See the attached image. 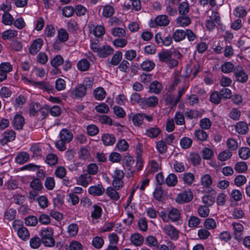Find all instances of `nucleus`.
<instances>
[{
  "label": "nucleus",
  "instance_id": "nucleus-9",
  "mask_svg": "<svg viewBox=\"0 0 250 250\" xmlns=\"http://www.w3.org/2000/svg\"><path fill=\"white\" fill-rule=\"evenodd\" d=\"M3 138L0 140L1 143L4 145L8 142L14 141L16 137V133L12 130H7L3 134Z\"/></svg>",
  "mask_w": 250,
  "mask_h": 250
},
{
  "label": "nucleus",
  "instance_id": "nucleus-27",
  "mask_svg": "<svg viewBox=\"0 0 250 250\" xmlns=\"http://www.w3.org/2000/svg\"><path fill=\"white\" fill-rule=\"evenodd\" d=\"M28 159L29 155L25 152H22L19 153L16 157V162L20 164H22L26 162Z\"/></svg>",
  "mask_w": 250,
  "mask_h": 250
},
{
  "label": "nucleus",
  "instance_id": "nucleus-42",
  "mask_svg": "<svg viewBox=\"0 0 250 250\" xmlns=\"http://www.w3.org/2000/svg\"><path fill=\"white\" fill-rule=\"evenodd\" d=\"M122 59V53L120 51H117L112 57L110 61L111 64L117 65Z\"/></svg>",
  "mask_w": 250,
  "mask_h": 250
},
{
  "label": "nucleus",
  "instance_id": "nucleus-2",
  "mask_svg": "<svg viewBox=\"0 0 250 250\" xmlns=\"http://www.w3.org/2000/svg\"><path fill=\"white\" fill-rule=\"evenodd\" d=\"M53 231L51 228H47L41 230V241L45 247H52L54 246L55 241L53 238Z\"/></svg>",
  "mask_w": 250,
  "mask_h": 250
},
{
  "label": "nucleus",
  "instance_id": "nucleus-37",
  "mask_svg": "<svg viewBox=\"0 0 250 250\" xmlns=\"http://www.w3.org/2000/svg\"><path fill=\"white\" fill-rule=\"evenodd\" d=\"M25 81H27L28 83L32 84L34 86H37L40 88L45 89L46 90L48 89V87L49 85L48 83H46L45 82L33 81L30 80L28 79L27 78H25Z\"/></svg>",
  "mask_w": 250,
  "mask_h": 250
},
{
  "label": "nucleus",
  "instance_id": "nucleus-17",
  "mask_svg": "<svg viewBox=\"0 0 250 250\" xmlns=\"http://www.w3.org/2000/svg\"><path fill=\"white\" fill-rule=\"evenodd\" d=\"M172 53L170 50L163 51L158 54V57L160 61L168 62L172 57Z\"/></svg>",
  "mask_w": 250,
  "mask_h": 250
},
{
  "label": "nucleus",
  "instance_id": "nucleus-45",
  "mask_svg": "<svg viewBox=\"0 0 250 250\" xmlns=\"http://www.w3.org/2000/svg\"><path fill=\"white\" fill-rule=\"evenodd\" d=\"M104 243L103 239L99 236L95 237L92 240V245L96 249H100Z\"/></svg>",
  "mask_w": 250,
  "mask_h": 250
},
{
  "label": "nucleus",
  "instance_id": "nucleus-18",
  "mask_svg": "<svg viewBox=\"0 0 250 250\" xmlns=\"http://www.w3.org/2000/svg\"><path fill=\"white\" fill-rule=\"evenodd\" d=\"M186 34L184 30L177 29L173 33L171 37L175 42H179L184 40Z\"/></svg>",
  "mask_w": 250,
  "mask_h": 250
},
{
  "label": "nucleus",
  "instance_id": "nucleus-7",
  "mask_svg": "<svg viewBox=\"0 0 250 250\" xmlns=\"http://www.w3.org/2000/svg\"><path fill=\"white\" fill-rule=\"evenodd\" d=\"M234 73L237 81L242 83L247 81L248 75L241 67L234 68Z\"/></svg>",
  "mask_w": 250,
  "mask_h": 250
},
{
  "label": "nucleus",
  "instance_id": "nucleus-44",
  "mask_svg": "<svg viewBox=\"0 0 250 250\" xmlns=\"http://www.w3.org/2000/svg\"><path fill=\"white\" fill-rule=\"evenodd\" d=\"M131 103L134 104L136 103H140L141 104H144V99L141 98L140 94L138 93H134L132 94L130 97Z\"/></svg>",
  "mask_w": 250,
  "mask_h": 250
},
{
  "label": "nucleus",
  "instance_id": "nucleus-59",
  "mask_svg": "<svg viewBox=\"0 0 250 250\" xmlns=\"http://www.w3.org/2000/svg\"><path fill=\"white\" fill-rule=\"evenodd\" d=\"M144 120V114H137L135 115L133 118L132 121L135 125L140 126L143 122Z\"/></svg>",
  "mask_w": 250,
  "mask_h": 250
},
{
  "label": "nucleus",
  "instance_id": "nucleus-62",
  "mask_svg": "<svg viewBox=\"0 0 250 250\" xmlns=\"http://www.w3.org/2000/svg\"><path fill=\"white\" fill-rule=\"evenodd\" d=\"M204 226L207 229H214L216 227V224L214 219L208 218L204 222Z\"/></svg>",
  "mask_w": 250,
  "mask_h": 250
},
{
  "label": "nucleus",
  "instance_id": "nucleus-3",
  "mask_svg": "<svg viewBox=\"0 0 250 250\" xmlns=\"http://www.w3.org/2000/svg\"><path fill=\"white\" fill-rule=\"evenodd\" d=\"M155 40L157 44L166 46H169L172 42V38L170 35L165 36L161 33H158L155 35Z\"/></svg>",
  "mask_w": 250,
  "mask_h": 250
},
{
  "label": "nucleus",
  "instance_id": "nucleus-52",
  "mask_svg": "<svg viewBox=\"0 0 250 250\" xmlns=\"http://www.w3.org/2000/svg\"><path fill=\"white\" fill-rule=\"evenodd\" d=\"M111 33L115 37H124L125 36V31L121 28L117 27L111 29Z\"/></svg>",
  "mask_w": 250,
  "mask_h": 250
},
{
  "label": "nucleus",
  "instance_id": "nucleus-64",
  "mask_svg": "<svg viewBox=\"0 0 250 250\" xmlns=\"http://www.w3.org/2000/svg\"><path fill=\"white\" fill-rule=\"evenodd\" d=\"M200 223V219L197 217L191 216L188 220V226L190 228H196Z\"/></svg>",
  "mask_w": 250,
  "mask_h": 250
},
{
  "label": "nucleus",
  "instance_id": "nucleus-56",
  "mask_svg": "<svg viewBox=\"0 0 250 250\" xmlns=\"http://www.w3.org/2000/svg\"><path fill=\"white\" fill-rule=\"evenodd\" d=\"M153 196L155 199L158 201H162L164 197V191L161 187L157 188L153 192Z\"/></svg>",
  "mask_w": 250,
  "mask_h": 250
},
{
  "label": "nucleus",
  "instance_id": "nucleus-28",
  "mask_svg": "<svg viewBox=\"0 0 250 250\" xmlns=\"http://www.w3.org/2000/svg\"><path fill=\"white\" fill-rule=\"evenodd\" d=\"M114 13V9L110 5H106L103 8V15L105 18H110Z\"/></svg>",
  "mask_w": 250,
  "mask_h": 250
},
{
  "label": "nucleus",
  "instance_id": "nucleus-50",
  "mask_svg": "<svg viewBox=\"0 0 250 250\" xmlns=\"http://www.w3.org/2000/svg\"><path fill=\"white\" fill-rule=\"evenodd\" d=\"M14 18L9 13H4L2 17V21L5 25H11Z\"/></svg>",
  "mask_w": 250,
  "mask_h": 250
},
{
  "label": "nucleus",
  "instance_id": "nucleus-24",
  "mask_svg": "<svg viewBox=\"0 0 250 250\" xmlns=\"http://www.w3.org/2000/svg\"><path fill=\"white\" fill-rule=\"evenodd\" d=\"M131 242L136 246L142 245L144 242V238L139 234H134L130 237Z\"/></svg>",
  "mask_w": 250,
  "mask_h": 250
},
{
  "label": "nucleus",
  "instance_id": "nucleus-43",
  "mask_svg": "<svg viewBox=\"0 0 250 250\" xmlns=\"http://www.w3.org/2000/svg\"><path fill=\"white\" fill-rule=\"evenodd\" d=\"M167 145L166 143L163 140L159 141L157 143L156 146L159 153L163 154L167 152Z\"/></svg>",
  "mask_w": 250,
  "mask_h": 250
},
{
  "label": "nucleus",
  "instance_id": "nucleus-54",
  "mask_svg": "<svg viewBox=\"0 0 250 250\" xmlns=\"http://www.w3.org/2000/svg\"><path fill=\"white\" fill-rule=\"evenodd\" d=\"M128 143L124 139L119 141L116 145L117 149L120 151H126L128 149Z\"/></svg>",
  "mask_w": 250,
  "mask_h": 250
},
{
  "label": "nucleus",
  "instance_id": "nucleus-34",
  "mask_svg": "<svg viewBox=\"0 0 250 250\" xmlns=\"http://www.w3.org/2000/svg\"><path fill=\"white\" fill-rule=\"evenodd\" d=\"M18 35L17 31L12 29L7 30L2 33V38L4 40H9L16 37Z\"/></svg>",
  "mask_w": 250,
  "mask_h": 250
},
{
  "label": "nucleus",
  "instance_id": "nucleus-8",
  "mask_svg": "<svg viewBox=\"0 0 250 250\" xmlns=\"http://www.w3.org/2000/svg\"><path fill=\"white\" fill-rule=\"evenodd\" d=\"M164 232L171 239L176 240L178 238L179 231L171 225H166L164 229Z\"/></svg>",
  "mask_w": 250,
  "mask_h": 250
},
{
  "label": "nucleus",
  "instance_id": "nucleus-53",
  "mask_svg": "<svg viewBox=\"0 0 250 250\" xmlns=\"http://www.w3.org/2000/svg\"><path fill=\"white\" fill-rule=\"evenodd\" d=\"M63 62V59L62 56L60 55H56L51 61V64L54 67H57V66L62 64Z\"/></svg>",
  "mask_w": 250,
  "mask_h": 250
},
{
  "label": "nucleus",
  "instance_id": "nucleus-26",
  "mask_svg": "<svg viewBox=\"0 0 250 250\" xmlns=\"http://www.w3.org/2000/svg\"><path fill=\"white\" fill-rule=\"evenodd\" d=\"M158 104V99L157 97L153 96L144 99V104L149 107H154Z\"/></svg>",
  "mask_w": 250,
  "mask_h": 250
},
{
  "label": "nucleus",
  "instance_id": "nucleus-29",
  "mask_svg": "<svg viewBox=\"0 0 250 250\" xmlns=\"http://www.w3.org/2000/svg\"><path fill=\"white\" fill-rule=\"evenodd\" d=\"M94 95L96 99L102 100L105 98L106 92L103 88L98 87L94 90Z\"/></svg>",
  "mask_w": 250,
  "mask_h": 250
},
{
  "label": "nucleus",
  "instance_id": "nucleus-55",
  "mask_svg": "<svg viewBox=\"0 0 250 250\" xmlns=\"http://www.w3.org/2000/svg\"><path fill=\"white\" fill-rule=\"evenodd\" d=\"M30 187L36 190H40L42 188V184L38 178L33 179L30 183Z\"/></svg>",
  "mask_w": 250,
  "mask_h": 250
},
{
  "label": "nucleus",
  "instance_id": "nucleus-36",
  "mask_svg": "<svg viewBox=\"0 0 250 250\" xmlns=\"http://www.w3.org/2000/svg\"><path fill=\"white\" fill-rule=\"evenodd\" d=\"M202 158L205 160H210L213 156V152L211 149L205 147L201 151Z\"/></svg>",
  "mask_w": 250,
  "mask_h": 250
},
{
  "label": "nucleus",
  "instance_id": "nucleus-6",
  "mask_svg": "<svg viewBox=\"0 0 250 250\" xmlns=\"http://www.w3.org/2000/svg\"><path fill=\"white\" fill-rule=\"evenodd\" d=\"M43 43V41L41 38L34 40L29 49L30 54L33 55L36 54L42 48Z\"/></svg>",
  "mask_w": 250,
  "mask_h": 250
},
{
  "label": "nucleus",
  "instance_id": "nucleus-63",
  "mask_svg": "<svg viewBox=\"0 0 250 250\" xmlns=\"http://www.w3.org/2000/svg\"><path fill=\"white\" fill-rule=\"evenodd\" d=\"M200 125L203 129H208L211 125V122L208 118H204L200 120Z\"/></svg>",
  "mask_w": 250,
  "mask_h": 250
},
{
  "label": "nucleus",
  "instance_id": "nucleus-49",
  "mask_svg": "<svg viewBox=\"0 0 250 250\" xmlns=\"http://www.w3.org/2000/svg\"><path fill=\"white\" fill-rule=\"evenodd\" d=\"M202 201L205 206H211L215 202V198L210 195H206L202 197Z\"/></svg>",
  "mask_w": 250,
  "mask_h": 250
},
{
  "label": "nucleus",
  "instance_id": "nucleus-41",
  "mask_svg": "<svg viewBox=\"0 0 250 250\" xmlns=\"http://www.w3.org/2000/svg\"><path fill=\"white\" fill-rule=\"evenodd\" d=\"M45 162L50 166L56 165L58 162V157L56 154L51 153L47 155Z\"/></svg>",
  "mask_w": 250,
  "mask_h": 250
},
{
  "label": "nucleus",
  "instance_id": "nucleus-23",
  "mask_svg": "<svg viewBox=\"0 0 250 250\" xmlns=\"http://www.w3.org/2000/svg\"><path fill=\"white\" fill-rule=\"evenodd\" d=\"M162 89L161 83L156 81L151 83L149 85L150 91L156 94L160 93Z\"/></svg>",
  "mask_w": 250,
  "mask_h": 250
},
{
  "label": "nucleus",
  "instance_id": "nucleus-60",
  "mask_svg": "<svg viewBox=\"0 0 250 250\" xmlns=\"http://www.w3.org/2000/svg\"><path fill=\"white\" fill-rule=\"evenodd\" d=\"M234 169L238 172L242 173L247 169V165L244 162L237 163L235 165Z\"/></svg>",
  "mask_w": 250,
  "mask_h": 250
},
{
  "label": "nucleus",
  "instance_id": "nucleus-33",
  "mask_svg": "<svg viewBox=\"0 0 250 250\" xmlns=\"http://www.w3.org/2000/svg\"><path fill=\"white\" fill-rule=\"evenodd\" d=\"M194 136L199 141H206L208 137L206 132L203 129H198L194 132Z\"/></svg>",
  "mask_w": 250,
  "mask_h": 250
},
{
  "label": "nucleus",
  "instance_id": "nucleus-30",
  "mask_svg": "<svg viewBox=\"0 0 250 250\" xmlns=\"http://www.w3.org/2000/svg\"><path fill=\"white\" fill-rule=\"evenodd\" d=\"M161 133V130L158 127H151L146 131V134L150 138H154Z\"/></svg>",
  "mask_w": 250,
  "mask_h": 250
},
{
  "label": "nucleus",
  "instance_id": "nucleus-13",
  "mask_svg": "<svg viewBox=\"0 0 250 250\" xmlns=\"http://www.w3.org/2000/svg\"><path fill=\"white\" fill-rule=\"evenodd\" d=\"M12 123L16 129H21L25 123L24 119L21 115H16Z\"/></svg>",
  "mask_w": 250,
  "mask_h": 250
},
{
  "label": "nucleus",
  "instance_id": "nucleus-48",
  "mask_svg": "<svg viewBox=\"0 0 250 250\" xmlns=\"http://www.w3.org/2000/svg\"><path fill=\"white\" fill-rule=\"evenodd\" d=\"M212 178L208 174H205L201 178V184L206 188L210 187L212 184Z\"/></svg>",
  "mask_w": 250,
  "mask_h": 250
},
{
  "label": "nucleus",
  "instance_id": "nucleus-12",
  "mask_svg": "<svg viewBox=\"0 0 250 250\" xmlns=\"http://www.w3.org/2000/svg\"><path fill=\"white\" fill-rule=\"evenodd\" d=\"M104 192V188L102 185L91 186L89 188L88 192L89 194L94 196H100Z\"/></svg>",
  "mask_w": 250,
  "mask_h": 250
},
{
  "label": "nucleus",
  "instance_id": "nucleus-39",
  "mask_svg": "<svg viewBox=\"0 0 250 250\" xmlns=\"http://www.w3.org/2000/svg\"><path fill=\"white\" fill-rule=\"evenodd\" d=\"M90 66L89 62L86 59H83L79 62L77 64L78 68L82 71L87 70Z\"/></svg>",
  "mask_w": 250,
  "mask_h": 250
},
{
  "label": "nucleus",
  "instance_id": "nucleus-46",
  "mask_svg": "<svg viewBox=\"0 0 250 250\" xmlns=\"http://www.w3.org/2000/svg\"><path fill=\"white\" fill-rule=\"evenodd\" d=\"M221 99L220 93L217 91H214L210 96V102L215 104H220Z\"/></svg>",
  "mask_w": 250,
  "mask_h": 250
},
{
  "label": "nucleus",
  "instance_id": "nucleus-51",
  "mask_svg": "<svg viewBox=\"0 0 250 250\" xmlns=\"http://www.w3.org/2000/svg\"><path fill=\"white\" fill-rule=\"evenodd\" d=\"M111 187H108L106 189V193L111 199L114 200H117L119 198V196L118 192Z\"/></svg>",
  "mask_w": 250,
  "mask_h": 250
},
{
  "label": "nucleus",
  "instance_id": "nucleus-35",
  "mask_svg": "<svg viewBox=\"0 0 250 250\" xmlns=\"http://www.w3.org/2000/svg\"><path fill=\"white\" fill-rule=\"evenodd\" d=\"M181 146L184 149H188L191 147L192 140L187 137L182 138L180 141Z\"/></svg>",
  "mask_w": 250,
  "mask_h": 250
},
{
  "label": "nucleus",
  "instance_id": "nucleus-11",
  "mask_svg": "<svg viewBox=\"0 0 250 250\" xmlns=\"http://www.w3.org/2000/svg\"><path fill=\"white\" fill-rule=\"evenodd\" d=\"M154 22L157 26H166L169 23V20L167 15H161L155 18Z\"/></svg>",
  "mask_w": 250,
  "mask_h": 250
},
{
  "label": "nucleus",
  "instance_id": "nucleus-40",
  "mask_svg": "<svg viewBox=\"0 0 250 250\" xmlns=\"http://www.w3.org/2000/svg\"><path fill=\"white\" fill-rule=\"evenodd\" d=\"M58 38L61 42H65L68 39V34L66 30L61 28L58 31Z\"/></svg>",
  "mask_w": 250,
  "mask_h": 250
},
{
  "label": "nucleus",
  "instance_id": "nucleus-20",
  "mask_svg": "<svg viewBox=\"0 0 250 250\" xmlns=\"http://www.w3.org/2000/svg\"><path fill=\"white\" fill-rule=\"evenodd\" d=\"M178 12L181 15H186L189 11V4L187 2H182L178 5Z\"/></svg>",
  "mask_w": 250,
  "mask_h": 250
},
{
  "label": "nucleus",
  "instance_id": "nucleus-22",
  "mask_svg": "<svg viewBox=\"0 0 250 250\" xmlns=\"http://www.w3.org/2000/svg\"><path fill=\"white\" fill-rule=\"evenodd\" d=\"M166 184L169 187H174L177 183V178L174 173L169 174L165 180Z\"/></svg>",
  "mask_w": 250,
  "mask_h": 250
},
{
  "label": "nucleus",
  "instance_id": "nucleus-38",
  "mask_svg": "<svg viewBox=\"0 0 250 250\" xmlns=\"http://www.w3.org/2000/svg\"><path fill=\"white\" fill-rule=\"evenodd\" d=\"M239 155L240 157L243 159L246 160L250 157V149L249 147H242L239 150Z\"/></svg>",
  "mask_w": 250,
  "mask_h": 250
},
{
  "label": "nucleus",
  "instance_id": "nucleus-14",
  "mask_svg": "<svg viewBox=\"0 0 250 250\" xmlns=\"http://www.w3.org/2000/svg\"><path fill=\"white\" fill-rule=\"evenodd\" d=\"M236 132L240 134H246L248 133L249 127L246 123L239 122L235 126Z\"/></svg>",
  "mask_w": 250,
  "mask_h": 250
},
{
  "label": "nucleus",
  "instance_id": "nucleus-19",
  "mask_svg": "<svg viewBox=\"0 0 250 250\" xmlns=\"http://www.w3.org/2000/svg\"><path fill=\"white\" fill-rule=\"evenodd\" d=\"M17 211L13 208H7L4 215V219L8 221H12L15 219Z\"/></svg>",
  "mask_w": 250,
  "mask_h": 250
},
{
  "label": "nucleus",
  "instance_id": "nucleus-4",
  "mask_svg": "<svg viewBox=\"0 0 250 250\" xmlns=\"http://www.w3.org/2000/svg\"><path fill=\"white\" fill-rule=\"evenodd\" d=\"M193 194L190 190L184 191L178 194L176 201L179 203H188L191 201Z\"/></svg>",
  "mask_w": 250,
  "mask_h": 250
},
{
  "label": "nucleus",
  "instance_id": "nucleus-31",
  "mask_svg": "<svg viewBox=\"0 0 250 250\" xmlns=\"http://www.w3.org/2000/svg\"><path fill=\"white\" fill-rule=\"evenodd\" d=\"M17 234L18 236L22 240H26L29 237L28 230L23 226H21V229H19Z\"/></svg>",
  "mask_w": 250,
  "mask_h": 250
},
{
  "label": "nucleus",
  "instance_id": "nucleus-15",
  "mask_svg": "<svg viewBox=\"0 0 250 250\" xmlns=\"http://www.w3.org/2000/svg\"><path fill=\"white\" fill-rule=\"evenodd\" d=\"M102 141L105 146H112L116 141V138L113 134H104L102 137Z\"/></svg>",
  "mask_w": 250,
  "mask_h": 250
},
{
  "label": "nucleus",
  "instance_id": "nucleus-58",
  "mask_svg": "<svg viewBox=\"0 0 250 250\" xmlns=\"http://www.w3.org/2000/svg\"><path fill=\"white\" fill-rule=\"evenodd\" d=\"M96 110L99 113H107L109 111V106L104 103H101L95 106Z\"/></svg>",
  "mask_w": 250,
  "mask_h": 250
},
{
  "label": "nucleus",
  "instance_id": "nucleus-32",
  "mask_svg": "<svg viewBox=\"0 0 250 250\" xmlns=\"http://www.w3.org/2000/svg\"><path fill=\"white\" fill-rule=\"evenodd\" d=\"M155 66V63L151 61H146L141 64V68L146 71L152 70Z\"/></svg>",
  "mask_w": 250,
  "mask_h": 250
},
{
  "label": "nucleus",
  "instance_id": "nucleus-61",
  "mask_svg": "<svg viewBox=\"0 0 250 250\" xmlns=\"http://www.w3.org/2000/svg\"><path fill=\"white\" fill-rule=\"evenodd\" d=\"M67 231L71 236H75L77 235L78 232V225L75 224H71L69 225L67 228Z\"/></svg>",
  "mask_w": 250,
  "mask_h": 250
},
{
  "label": "nucleus",
  "instance_id": "nucleus-5",
  "mask_svg": "<svg viewBox=\"0 0 250 250\" xmlns=\"http://www.w3.org/2000/svg\"><path fill=\"white\" fill-rule=\"evenodd\" d=\"M86 88L84 84H78L71 92L73 98H82L86 94Z\"/></svg>",
  "mask_w": 250,
  "mask_h": 250
},
{
  "label": "nucleus",
  "instance_id": "nucleus-47",
  "mask_svg": "<svg viewBox=\"0 0 250 250\" xmlns=\"http://www.w3.org/2000/svg\"><path fill=\"white\" fill-rule=\"evenodd\" d=\"M247 11L245 8L242 6H238L234 10V15L236 17L243 18L246 16Z\"/></svg>",
  "mask_w": 250,
  "mask_h": 250
},
{
  "label": "nucleus",
  "instance_id": "nucleus-1",
  "mask_svg": "<svg viewBox=\"0 0 250 250\" xmlns=\"http://www.w3.org/2000/svg\"><path fill=\"white\" fill-rule=\"evenodd\" d=\"M59 136L60 139L55 143V146L59 150L62 151L66 149L65 144L73 140V135L71 131L64 128L60 131Z\"/></svg>",
  "mask_w": 250,
  "mask_h": 250
},
{
  "label": "nucleus",
  "instance_id": "nucleus-21",
  "mask_svg": "<svg viewBox=\"0 0 250 250\" xmlns=\"http://www.w3.org/2000/svg\"><path fill=\"white\" fill-rule=\"evenodd\" d=\"M91 181V176L88 174H82L79 177L78 182L83 187H87Z\"/></svg>",
  "mask_w": 250,
  "mask_h": 250
},
{
  "label": "nucleus",
  "instance_id": "nucleus-10",
  "mask_svg": "<svg viewBox=\"0 0 250 250\" xmlns=\"http://www.w3.org/2000/svg\"><path fill=\"white\" fill-rule=\"evenodd\" d=\"M114 49L108 45H104L100 47L98 55L100 58H106L112 54Z\"/></svg>",
  "mask_w": 250,
  "mask_h": 250
},
{
  "label": "nucleus",
  "instance_id": "nucleus-25",
  "mask_svg": "<svg viewBox=\"0 0 250 250\" xmlns=\"http://www.w3.org/2000/svg\"><path fill=\"white\" fill-rule=\"evenodd\" d=\"M168 216V220H170L173 222H175L179 219L180 214L178 209L172 208L169 211Z\"/></svg>",
  "mask_w": 250,
  "mask_h": 250
},
{
  "label": "nucleus",
  "instance_id": "nucleus-16",
  "mask_svg": "<svg viewBox=\"0 0 250 250\" xmlns=\"http://www.w3.org/2000/svg\"><path fill=\"white\" fill-rule=\"evenodd\" d=\"M176 22L179 26L185 27L189 25L191 23L190 19L186 15H181L176 19Z\"/></svg>",
  "mask_w": 250,
  "mask_h": 250
},
{
  "label": "nucleus",
  "instance_id": "nucleus-57",
  "mask_svg": "<svg viewBox=\"0 0 250 250\" xmlns=\"http://www.w3.org/2000/svg\"><path fill=\"white\" fill-rule=\"evenodd\" d=\"M75 12L74 8L71 6L64 7L62 10V14L65 17H71Z\"/></svg>",
  "mask_w": 250,
  "mask_h": 250
}]
</instances>
